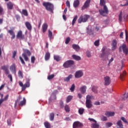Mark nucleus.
I'll return each mask as SVG.
<instances>
[{"label": "nucleus", "mask_w": 128, "mask_h": 128, "mask_svg": "<svg viewBox=\"0 0 128 128\" xmlns=\"http://www.w3.org/2000/svg\"><path fill=\"white\" fill-rule=\"evenodd\" d=\"M26 104V99L24 98H23V100L21 101L19 104V106H22Z\"/></svg>", "instance_id": "4c0bfd02"}, {"label": "nucleus", "mask_w": 128, "mask_h": 128, "mask_svg": "<svg viewBox=\"0 0 128 128\" xmlns=\"http://www.w3.org/2000/svg\"><path fill=\"white\" fill-rule=\"evenodd\" d=\"M60 106L61 108H64V102L62 101L60 102Z\"/></svg>", "instance_id": "338daca9"}, {"label": "nucleus", "mask_w": 128, "mask_h": 128, "mask_svg": "<svg viewBox=\"0 0 128 128\" xmlns=\"http://www.w3.org/2000/svg\"><path fill=\"white\" fill-rule=\"evenodd\" d=\"M25 26L28 30H32V24L30 22H25Z\"/></svg>", "instance_id": "6ab92c4d"}, {"label": "nucleus", "mask_w": 128, "mask_h": 128, "mask_svg": "<svg viewBox=\"0 0 128 128\" xmlns=\"http://www.w3.org/2000/svg\"><path fill=\"white\" fill-rule=\"evenodd\" d=\"M16 38L20 40H24V35L22 34V30H19L18 32Z\"/></svg>", "instance_id": "9d476101"}, {"label": "nucleus", "mask_w": 128, "mask_h": 128, "mask_svg": "<svg viewBox=\"0 0 128 128\" xmlns=\"http://www.w3.org/2000/svg\"><path fill=\"white\" fill-rule=\"evenodd\" d=\"M86 107L88 108H92V101L86 100Z\"/></svg>", "instance_id": "f3484780"}, {"label": "nucleus", "mask_w": 128, "mask_h": 128, "mask_svg": "<svg viewBox=\"0 0 128 128\" xmlns=\"http://www.w3.org/2000/svg\"><path fill=\"white\" fill-rule=\"evenodd\" d=\"M22 56H23L26 62H28V56H26V54H22Z\"/></svg>", "instance_id": "ea45409f"}, {"label": "nucleus", "mask_w": 128, "mask_h": 128, "mask_svg": "<svg viewBox=\"0 0 128 128\" xmlns=\"http://www.w3.org/2000/svg\"><path fill=\"white\" fill-rule=\"evenodd\" d=\"M34 60H36V58H34V56H32L31 58V62H32V64H34Z\"/></svg>", "instance_id": "052dcab7"}, {"label": "nucleus", "mask_w": 128, "mask_h": 128, "mask_svg": "<svg viewBox=\"0 0 128 128\" xmlns=\"http://www.w3.org/2000/svg\"><path fill=\"white\" fill-rule=\"evenodd\" d=\"M4 12V8L0 6V16H2Z\"/></svg>", "instance_id": "13d9d810"}, {"label": "nucleus", "mask_w": 128, "mask_h": 128, "mask_svg": "<svg viewBox=\"0 0 128 128\" xmlns=\"http://www.w3.org/2000/svg\"><path fill=\"white\" fill-rule=\"evenodd\" d=\"M128 94H124V98H122V100H126V98H128Z\"/></svg>", "instance_id": "4d7b16f0"}, {"label": "nucleus", "mask_w": 128, "mask_h": 128, "mask_svg": "<svg viewBox=\"0 0 128 128\" xmlns=\"http://www.w3.org/2000/svg\"><path fill=\"white\" fill-rule=\"evenodd\" d=\"M118 44V42H116V40H114L112 41V50H116V44Z\"/></svg>", "instance_id": "4468645a"}, {"label": "nucleus", "mask_w": 128, "mask_h": 128, "mask_svg": "<svg viewBox=\"0 0 128 128\" xmlns=\"http://www.w3.org/2000/svg\"><path fill=\"white\" fill-rule=\"evenodd\" d=\"M20 60L22 64H26V63L24 62V59H22V58L20 56Z\"/></svg>", "instance_id": "680f3d73"}, {"label": "nucleus", "mask_w": 128, "mask_h": 128, "mask_svg": "<svg viewBox=\"0 0 128 128\" xmlns=\"http://www.w3.org/2000/svg\"><path fill=\"white\" fill-rule=\"evenodd\" d=\"M114 112H105V116H106L108 118H110V116H114Z\"/></svg>", "instance_id": "2eb2a0df"}, {"label": "nucleus", "mask_w": 128, "mask_h": 128, "mask_svg": "<svg viewBox=\"0 0 128 128\" xmlns=\"http://www.w3.org/2000/svg\"><path fill=\"white\" fill-rule=\"evenodd\" d=\"M72 96H68L66 100V102H70V100H72Z\"/></svg>", "instance_id": "58836bf2"}, {"label": "nucleus", "mask_w": 128, "mask_h": 128, "mask_svg": "<svg viewBox=\"0 0 128 128\" xmlns=\"http://www.w3.org/2000/svg\"><path fill=\"white\" fill-rule=\"evenodd\" d=\"M54 60H56V62H60V60H61V58L58 55H54Z\"/></svg>", "instance_id": "bb28decb"}, {"label": "nucleus", "mask_w": 128, "mask_h": 128, "mask_svg": "<svg viewBox=\"0 0 128 128\" xmlns=\"http://www.w3.org/2000/svg\"><path fill=\"white\" fill-rule=\"evenodd\" d=\"M76 86H74V84H72L71 88H70V90H71V92H74V90Z\"/></svg>", "instance_id": "3c124183"}, {"label": "nucleus", "mask_w": 128, "mask_h": 128, "mask_svg": "<svg viewBox=\"0 0 128 128\" xmlns=\"http://www.w3.org/2000/svg\"><path fill=\"white\" fill-rule=\"evenodd\" d=\"M72 48H74V50H76V52H78V50H80V46H78V44H74L72 46Z\"/></svg>", "instance_id": "b1692460"}, {"label": "nucleus", "mask_w": 128, "mask_h": 128, "mask_svg": "<svg viewBox=\"0 0 128 128\" xmlns=\"http://www.w3.org/2000/svg\"><path fill=\"white\" fill-rule=\"evenodd\" d=\"M72 58H74V60H80V56L74 54L72 55Z\"/></svg>", "instance_id": "2f4dec72"}, {"label": "nucleus", "mask_w": 128, "mask_h": 128, "mask_svg": "<svg viewBox=\"0 0 128 128\" xmlns=\"http://www.w3.org/2000/svg\"><path fill=\"white\" fill-rule=\"evenodd\" d=\"M18 74L19 76H20V78H22V71L19 70L18 72Z\"/></svg>", "instance_id": "e2e57ef3"}, {"label": "nucleus", "mask_w": 128, "mask_h": 128, "mask_svg": "<svg viewBox=\"0 0 128 128\" xmlns=\"http://www.w3.org/2000/svg\"><path fill=\"white\" fill-rule=\"evenodd\" d=\"M19 85L20 86H22V90H26V85H24L22 82H19Z\"/></svg>", "instance_id": "72a5a7b5"}, {"label": "nucleus", "mask_w": 128, "mask_h": 128, "mask_svg": "<svg viewBox=\"0 0 128 128\" xmlns=\"http://www.w3.org/2000/svg\"><path fill=\"white\" fill-rule=\"evenodd\" d=\"M94 46H100V40H96L94 43Z\"/></svg>", "instance_id": "8fccbe9b"}, {"label": "nucleus", "mask_w": 128, "mask_h": 128, "mask_svg": "<svg viewBox=\"0 0 128 128\" xmlns=\"http://www.w3.org/2000/svg\"><path fill=\"white\" fill-rule=\"evenodd\" d=\"M24 86H25L26 88H29L30 87V82L27 81L26 82V84H24Z\"/></svg>", "instance_id": "6e6d98bb"}, {"label": "nucleus", "mask_w": 128, "mask_h": 128, "mask_svg": "<svg viewBox=\"0 0 128 128\" xmlns=\"http://www.w3.org/2000/svg\"><path fill=\"white\" fill-rule=\"evenodd\" d=\"M106 50V48H103L102 49V54H101V57L103 58H108V53L106 52H104Z\"/></svg>", "instance_id": "9b49d317"}, {"label": "nucleus", "mask_w": 128, "mask_h": 128, "mask_svg": "<svg viewBox=\"0 0 128 128\" xmlns=\"http://www.w3.org/2000/svg\"><path fill=\"white\" fill-rule=\"evenodd\" d=\"M8 78L10 79V82H12V76L10 74H8Z\"/></svg>", "instance_id": "69168bd1"}, {"label": "nucleus", "mask_w": 128, "mask_h": 128, "mask_svg": "<svg viewBox=\"0 0 128 128\" xmlns=\"http://www.w3.org/2000/svg\"><path fill=\"white\" fill-rule=\"evenodd\" d=\"M76 20H78V16H76L72 22V26H74V24H76Z\"/></svg>", "instance_id": "c9c22d12"}, {"label": "nucleus", "mask_w": 128, "mask_h": 128, "mask_svg": "<svg viewBox=\"0 0 128 128\" xmlns=\"http://www.w3.org/2000/svg\"><path fill=\"white\" fill-rule=\"evenodd\" d=\"M8 10H12L14 8V4L11 2H8L6 4Z\"/></svg>", "instance_id": "5701e85b"}, {"label": "nucleus", "mask_w": 128, "mask_h": 128, "mask_svg": "<svg viewBox=\"0 0 128 128\" xmlns=\"http://www.w3.org/2000/svg\"><path fill=\"white\" fill-rule=\"evenodd\" d=\"M23 50L24 52V54H27L29 56H30V54H32L30 53V50H28L24 49Z\"/></svg>", "instance_id": "473e14b6"}, {"label": "nucleus", "mask_w": 128, "mask_h": 128, "mask_svg": "<svg viewBox=\"0 0 128 128\" xmlns=\"http://www.w3.org/2000/svg\"><path fill=\"white\" fill-rule=\"evenodd\" d=\"M121 120H122V122H125L126 124H128V120H126V119L124 118V117H122Z\"/></svg>", "instance_id": "09e8293b"}, {"label": "nucleus", "mask_w": 128, "mask_h": 128, "mask_svg": "<svg viewBox=\"0 0 128 128\" xmlns=\"http://www.w3.org/2000/svg\"><path fill=\"white\" fill-rule=\"evenodd\" d=\"M112 126V123L110 122H108L105 124V126L106 128H110Z\"/></svg>", "instance_id": "f704fd0d"}, {"label": "nucleus", "mask_w": 128, "mask_h": 128, "mask_svg": "<svg viewBox=\"0 0 128 128\" xmlns=\"http://www.w3.org/2000/svg\"><path fill=\"white\" fill-rule=\"evenodd\" d=\"M22 14H24V16H28V11L26 10H22Z\"/></svg>", "instance_id": "37998d69"}, {"label": "nucleus", "mask_w": 128, "mask_h": 128, "mask_svg": "<svg viewBox=\"0 0 128 128\" xmlns=\"http://www.w3.org/2000/svg\"><path fill=\"white\" fill-rule=\"evenodd\" d=\"M80 92L81 94H84L86 92V86L80 87Z\"/></svg>", "instance_id": "a211bd4d"}, {"label": "nucleus", "mask_w": 128, "mask_h": 128, "mask_svg": "<svg viewBox=\"0 0 128 128\" xmlns=\"http://www.w3.org/2000/svg\"><path fill=\"white\" fill-rule=\"evenodd\" d=\"M122 50L124 52V54H128V46L126 44H123L122 46H121L120 47V51L122 52Z\"/></svg>", "instance_id": "39448f33"}, {"label": "nucleus", "mask_w": 128, "mask_h": 128, "mask_svg": "<svg viewBox=\"0 0 128 128\" xmlns=\"http://www.w3.org/2000/svg\"><path fill=\"white\" fill-rule=\"evenodd\" d=\"M50 52H47L46 54H45V60H50Z\"/></svg>", "instance_id": "cd10ccee"}, {"label": "nucleus", "mask_w": 128, "mask_h": 128, "mask_svg": "<svg viewBox=\"0 0 128 128\" xmlns=\"http://www.w3.org/2000/svg\"><path fill=\"white\" fill-rule=\"evenodd\" d=\"M54 113H51L50 116V120H54Z\"/></svg>", "instance_id": "e433bc0d"}, {"label": "nucleus", "mask_w": 128, "mask_h": 128, "mask_svg": "<svg viewBox=\"0 0 128 128\" xmlns=\"http://www.w3.org/2000/svg\"><path fill=\"white\" fill-rule=\"evenodd\" d=\"M44 6H45L46 10L50 12H54V4L50 2H44L42 4Z\"/></svg>", "instance_id": "f03ea898"}, {"label": "nucleus", "mask_w": 128, "mask_h": 128, "mask_svg": "<svg viewBox=\"0 0 128 128\" xmlns=\"http://www.w3.org/2000/svg\"><path fill=\"white\" fill-rule=\"evenodd\" d=\"M101 120H102V122H106L108 120V118L106 116H102L101 117Z\"/></svg>", "instance_id": "a18cd8bd"}, {"label": "nucleus", "mask_w": 128, "mask_h": 128, "mask_svg": "<svg viewBox=\"0 0 128 128\" xmlns=\"http://www.w3.org/2000/svg\"><path fill=\"white\" fill-rule=\"evenodd\" d=\"M119 20L120 22H122V12H120L119 15Z\"/></svg>", "instance_id": "864d4df0"}, {"label": "nucleus", "mask_w": 128, "mask_h": 128, "mask_svg": "<svg viewBox=\"0 0 128 128\" xmlns=\"http://www.w3.org/2000/svg\"><path fill=\"white\" fill-rule=\"evenodd\" d=\"M54 78V74H52L48 76V80H52Z\"/></svg>", "instance_id": "de8ad7c7"}, {"label": "nucleus", "mask_w": 128, "mask_h": 128, "mask_svg": "<svg viewBox=\"0 0 128 128\" xmlns=\"http://www.w3.org/2000/svg\"><path fill=\"white\" fill-rule=\"evenodd\" d=\"M91 100H94V96L90 94L87 95L86 96V100L91 101Z\"/></svg>", "instance_id": "412c9836"}, {"label": "nucleus", "mask_w": 128, "mask_h": 128, "mask_svg": "<svg viewBox=\"0 0 128 128\" xmlns=\"http://www.w3.org/2000/svg\"><path fill=\"white\" fill-rule=\"evenodd\" d=\"M44 124L46 128H50V123L48 122H45Z\"/></svg>", "instance_id": "c03bdc74"}, {"label": "nucleus", "mask_w": 128, "mask_h": 128, "mask_svg": "<svg viewBox=\"0 0 128 128\" xmlns=\"http://www.w3.org/2000/svg\"><path fill=\"white\" fill-rule=\"evenodd\" d=\"M88 18H90V15L84 14V16H81L78 20V24L86 22Z\"/></svg>", "instance_id": "7ed1b4c3"}, {"label": "nucleus", "mask_w": 128, "mask_h": 128, "mask_svg": "<svg viewBox=\"0 0 128 128\" xmlns=\"http://www.w3.org/2000/svg\"><path fill=\"white\" fill-rule=\"evenodd\" d=\"M70 78H72V75L70 74L68 77L64 78V82H70Z\"/></svg>", "instance_id": "c756f323"}, {"label": "nucleus", "mask_w": 128, "mask_h": 128, "mask_svg": "<svg viewBox=\"0 0 128 128\" xmlns=\"http://www.w3.org/2000/svg\"><path fill=\"white\" fill-rule=\"evenodd\" d=\"M88 120H90V122H92L91 126L92 128H100V125L96 122V120L94 119L89 118Z\"/></svg>", "instance_id": "20e7f679"}, {"label": "nucleus", "mask_w": 128, "mask_h": 128, "mask_svg": "<svg viewBox=\"0 0 128 128\" xmlns=\"http://www.w3.org/2000/svg\"><path fill=\"white\" fill-rule=\"evenodd\" d=\"M70 37H68L66 40L65 44H68V42H70Z\"/></svg>", "instance_id": "603ef678"}, {"label": "nucleus", "mask_w": 128, "mask_h": 128, "mask_svg": "<svg viewBox=\"0 0 128 128\" xmlns=\"http://www.w3.org/2000/svg\"><path fill=\"white\" fill-rule=\"evenodd\" d=\"M64 110H65L66 112H70V106H68V105L65 106Z\"/></svg>", "instance_id": "a19ab883"}, {"label": "nucleus", "mask_w": 128, "mask_h": 128, "mask_svg": "<svg viewBox=\"0 0 128 128\" xmlns=\"http://www.w3.org/2000/svg\"><path fill=\"white\" fill-rule=\"evenodd\" d=\"M80 126H82V124L79 122H75L73 124V128H80Z\"/></svg>", "instance_id": "ddd939ff"}, {"label": "nucleus", "mask_w": 128, "mask_h": 128, "mask_svg": "<svg viewBox=\"0 0 128 128\" xmlns=\"http://www.w3.org/2000/svg\"><path fill=\"white\" fill-rule=\"evenodd\" d=\"M74 7L76 8L80 6V0H75L73 3Z\"/></svg>", "instance_id": "4be33fe9"}, {"label": "nucleus", "mask_w": 128, "mask_h": 128, "mask_svg": "<svg viewBox=\"0 0 128 128\" xmlns=\"http://www.w3.org/2000/svg\"><path fill=\"white\" fill-rule=\"evenodd\" d=\"M84 112V108H80L78 110V112L80 114H82Z\"/></svg>", "instance_id": "79ce46f5"}, {"label": "nucleus", "mask_w": 128, "mask_h": 128, "mask_svg": "<svg viewBox=\"0 0 128 128\" xmlns=\"http://www.w3.org/2000/svg\"><path fill=\"white\" fill-rule=\"evenodd\" d=\"M8 32L10 34V36H12V39L14 40V38H16V34H14V32L12 30H8Z\"/></svg>", "instance_id": "393cba45"}, {"label": "nucleus", "mask_w": 128, "mask_h": 128, "mask_svg": "<svg viewBox=\"0 0 128 128\" xmlns=\"http://www.w3.org/2000/svg\"><path fill=\"white\" fill-rule=\"evenodd\" d=\"M92 92H93L94 94H98V86H92Z\"/></svg>", "instance_id": "a878e982"}, {"label": "nucleus", "mask_w": 128, "mask_h": 128, "mask_svg": "<svg viewBox=\"0 0 128 128\" xmlns=\"http://www.w3.org/2000/svg\"><path fill=\"white\" fill-rule=\"evenodd\" d=\"M10 72L16 74V64H12L10 67Z\"/></svg>", "instance_id": "6e6552de"}, {"label": "nucleus", "mask_w": 128, "mask_h": 128, "mask_svg": "<svg viewBox=\"0 0 128 128\" xmlns=\"http://www.w3.org/2000/svg\"><path fill=\"white\" fill-rule=\"evenodd\" d=\"M48 36L50 38V40H52V32L50 30H48Z\"/></svg>", "instance_id": "c85d7f7f"}, {"label": "nucleus", "mask_w": 128, "mask_h": 128, "mask_svg": "<svg viewBox=\"0 0 128 128\" xmlns=\"http://www.w3.org/2000/svg\"><path fill=\"white\" fill-rule=\"evenodd\" d=\"M66 6L68 8H70V1L68 0L66 2Z\"/></svg>", "instance_id": "bf43d9fd"}, {"label": "nucleus", "mask_w": 128, "mask_h": 128, "mask_svg": "<svg viewBox=\"0 0 128 128\" xmlns=\"http://www.w3.org/2000/svg\"><path fill=\"white\" fill-rule=\"evenodd\" d=\"M82 76H84V72H82V70H80L76 72L74 76L76 78H80Z\"/></svg>", "instance_id": "0eeeda50"}, {"label": "nucleus", "mask_w": 128, "mask_h": 128, "mask_svg": "<svg viewBox=\"0 0 128 128\" xmlns=\"http://www.w3.org/2000/svg\"><path fill=\"white\" fill-rule=\"evenodd\" d=\"M116 128H124V125L122 124V120H118L116 122Z\"/></svg>", "instance_id": "dca6fc26"}, {"label": "nucleus", "mask_w": 128, "mask_h": 128, "mask_svg": "<svg viewBox=\"0 0 128 128\" xmlns=\"http://www.w3.org/2000/svg\"><path fill=\"white\" fill-rule=\"evenodd\" d=\"M126 74V72H124L123 73L120 75V79L121 80H124Z\"/></svg>", "instance_id": "7c9ffc66"}, {"label": "nucleus", "mask_w": 128, "mask_h": 128, "mask_svg": "<svg viewBox=\"0 0 128 128\" xmlns=\"http://www.w3.org/2000/svg\"><path fill=\"white\" fill-rule=\"evenodd\" d=\"M114 61V58H112L110 60H109V62L108 64V66H110V62H112Z\"/></svg>", "instance_id": "774afa93"}, {"label": "nucleus", "mask_w": 128, "mask_h": 128, "mask_svg": "<svg viewBox=\"0 0 128 128\" xmlns=\"http://www.w3.org/2000/svg\"><path fill=\"white\" fill-rule=\"evenodd\" d=\"M90 0H86L82 7V10H84L85 8H88L90 6Z\"/></svg>", "instance_id": "f8f14e48"}, {"label": "nucleus", "mask_w": 128, "mask_h": 128, "mask_svg": "<svg viewBox=\"0 0 128 128\" xmlns=\"http://www.w3.org/2000/svg\"><path fill=\"white\" fill-rule=\"evenodd\" d=\"M48 24L44 23L42 26V30L43 32H46V30H48Z\"/></svg>", "instance_id": "aec40b11"}, {"label": "nucleus", "mask_w": 128, "mask_h": 128, "mask_svg": "<svg viewBox=\"0 0 128 128\" xmlns=\"http://www.w3.org/2000/svg\"><path fill=\"white\" fill-rule=\"evenodd\" d=\"M100 6H103V10L100 9L99 10V12L102 16H106V14H108V9L106 5V1L104 0H100Z\"/></svg>", "instance_id": "f257e3e1"}, {"label": "nucleus", "mask_w": 128, "mask_h": 128, "mask_svg": "<svg viewBox=\"0 0 128 128\" xmlns=\"http://www.w3.org/2000/svg\"><path fill=\"white\" fill-rule=\"evenodd\" d=\"M88 34H90V36H92V34H94V32H92V30H88Z\"/></svg>", "instance_id": "0e129e2a"}, {"label": "nucleus", "mask_w": 128, "mask_h": 128, "mask_svg": "<svg viewBox=\"0 0 128 128\" xmlns=\"http://www.w3.org/2000/svg\"><path fill=\"white\" fill-rule=\"evenodd\" d=\"M74 61L72 60H68L66 62H65L63 66H64V68H70V66H72V64H74Z\"/></svg>", "instance_id": "423d86ee"}, {"label": "nucleus", "mask_w": 128, "mask_h": 128, "mask_svg": "<svg viewBox=\"0 0 128 128\" xmlns=\"http://www.w3.org/2000/svg\"><path fill=\"white\" fill-rule=\"evenodd\" d=\"M8 67L6 66H4L1 67V70H4V71L8 70Z\"/></svg>", "instance_id": "49530a36"}, {"label": "nucleus", "mask_w": 128, "mask_h": 128, "mask_svg": "<svg viewBox=\"0 0 128 128\" xmlns=\"http://www.w3.org/2000/svg\"><path fill=\"white\" fill-rule=\"evenodd\" d=\"M110 78L108 76L104 78V84L105 86H108L110 84Z\"/></svg>", "instance_id": "1a4fd4ad"}, {"label": "nucleus", "mask_w": 128, "mask_h": 128, "mask_svg": "<svg viewBox=\"0 0 128 128\" xmlns=\"http://www.w3.org/2000/svg\"><path fill=\"white\" fill-rule=\"evenodd\" d=\"M86 54L88 58H90V56H92V54H90V51H87L86 52Z\"/></svg>", "instance_id": "5fc2aeb1"}]
</instances>
